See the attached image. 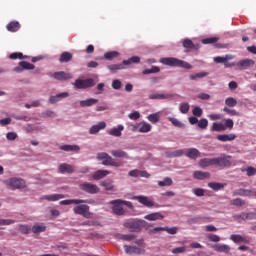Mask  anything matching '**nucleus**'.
<instances>
[{"instance_id":"nucleus-55","label":"nucleus","mask_w":256,"mask_h":256,"mask_svg":"<svg viewBox=\"0 0 256 256\" xmlns=\"http://www.w3.org/2000/svg\"><path fill=\"white\" fill-rule=\"evenodd\" d=\"M17 137H19V135H17L16 132H8V133L6 134V139H7L8 141H15V139H17Z\"/></svg>"},{"instance_id":"nucleus-17","label":"nucleus","mask_w":256,"mask_h":256,"mask_svg":"<svg viewBox=\"0 0 256 256\" xmlns=\"http://www.w3.org/2000/svg\"><path fill=\"white\" fill-rule=\"evenodd\" d=\"M31 231L34 235H39L40 233H45L47 231V226L45 223H36L32 226Z\"/></svg>"},{"instance_id":"nucleus-10","label":"nucleus","mask_w":256,"mask_h":256,"mask_svg":"<svg viewBox=\"0 0 256 256\" xmlns=\"http://www.w3.org/2000/svg\"><path fill=\"white\" fill-rule=\"evenodd\" d=\"M124 251L127 255H145V248L137 246L124 245Z\"/></svg>"},{"instance_id":"nucleus-58","label":"nucleus","mask_w":256,"mask_h":256,"mask_svg":"<svg viewBox=\"0 0 256 256\" xmlns=\"http://www.w3.org/2000/svg\"><path fill=\"white\" fill-rule=\"evenodd\" d=\"M232 205H235L236 207H243L245 205V201L240 198H236L232 201Z\"/></svg>"},{"instance_id":"nucleus-18","label":"nucleus","mask_w":256,"mask_h":256,"mask_svg":"<svg viewBox=\"0 0 256 256\" xmlns=\"http://www.w3.org/2000/svg\"><path fill=\"white\" fill-rule=\"evenodd\" d=\"M6 29L10 33H17V31L21 29V24L19 23V21H11L7 24Z\"/></svg>"},{"instance_id":"nucleus-2","label":"nucleus","mask_w":256,"mask_h":256,"mask_svg":"<svg viewBox=\"0 0 256 256\" xmlns=\"http://www.w3.org/2000/svg\"><path fill=\"white\" fill-rule=\"evenodd\" d=\"M110 203L111 205H114L112 207V211L115 215H125L123 205H126L127 207H133V203L121 199L112 200Z\"/></svg>"},{"instance_id":"nucleus-12","label":"nucleus","mask_w":256,"mask_h":256,"mask_svg":"<svg viewBox=\"0 0 256 256\" xmlns=\"http://www.w3.org/2000/svg\"><path fill=\"white\" fill-rule=\"evenodd\" d=\"M33 69H35V65L26 61H21L19 62L18 67H15L13 71L15 73H21L22 71H33Z\"/></svg>"},{"instance_id":"nucleus-61","label":"nucleus","mask_w":256,"mask_h":256,"mask_svg":"<svg viewBox=\"0 0 256 256\" xmlns=\"http://www.w3.org/2000/svg\"><path fill=\"white\" fill-rule=\"evenodd\" d=\"M225 113H227V115H231L232 117H239V112L233 109L225 108Z\"/></svg>"},{"instance_id":"nucleus-5","label":"nucleus","mask_w":256,"mask_h":256,"mask_svg":"<svg viewBox=\"0 0 256 256\" xmlns=\"http://www.w3.org/2000/svg\"><path fill=\"white\" fill-rule=\"evenodd\" d=\"M75 89H91L95 87V80L93 78L88 79H76L74 82Z\"/></svg>"},{"instance_id":"nucleus-4","label":"nucleus","mask_w":256,"mask_h":256,"mask_svg":"<svg viewBox=\"0 0 256 256\" xmlns=\"http://www.w3.org/2000/svg\"><path fill=\"white\" fill-rule=\"evenodd\" d=\"M90 207L87 204H80L73 208L75 215H82L85 219H93V213L89 211Z\"/></svg>"},{"instance_id":"nucleus-45","label":"nucleus","mask_w":256,"mask_h":256,"mask_svg":"<svg viewBox=\"0 0 256 256\" xmlns=\"http://www.w3.org/2000/svg\"><path fill=\"white\" fill-rule=\"evenodd\" d=\"M161 71V68L157 66H152L150 69H145L143 70L142 74L143 75H151V73H159Z\"/></svg>"},{"instance_id":"nucleus-9","label":"nucleus","mask_w":256,"mask_h":256,"mask_svg":"<svg viewBox=\"0 0 256 256\" xmlns=\"http://www.w3.org/2000/svg\"><path fill=\"white\" fill-rule=\"evenodd\" d=\"M7 187H11L12 189H23L25 188V180L21 178H9L4 181Z\"/></svg>"},{"instance_id":"nucleus-59","label":"nucleus","mask_w":256,"mask_h":256,"mask_svg":"<svg viewBox=\"0 0 256 256\" xmlns=\"http://www.w3.org/2000/svg\"><path fill=\"white\" fill-rule=\"evenodd\" d=\"M207 239H209V241H213L214 243H219V241H221V238L215 234H208Z\"/></svg>"},{"instance_id":"nucleus-24","label":"nucleus","mask_w":256,"mask_h":256,"mask_svg":"<svg viewBox=\"0 0 256 256\" xmlns=\"http://www.w3.org/2000/svg\"><path fill=\"white\" fill-rule=\"evenodd\" d=\"M59 203H60V205H81L82 203H85V200H83V199H69V200H62Z\"/></svg>"},{"instance_id":"nucleus-63","label":"nucleus","mask_w":256,"mask_h":256,"mask_svg":"<svg viewBox=\"0 0 256 256\" xmlns=\"http://www.w3.org/2000/svg\"><path fill=\"white\" fill-rule=\"evenodd\" d=\"M223 129H225V126L219 123H214L212 126L213 131H223Z\"/></svg>"},{"instance_id":"nucleus-6","label":"nucleus","mask_w":256,"mask_h":256,"mask_svg":"<svg viewBox=\"0 0 256 256\" xmlns=\"http://www.w3.org/2000/svg\"><path fill=\"white\" fill-rule=\"evenodd\" d=\"M124 227L130 229L133 233L141 231L145 227V220H134L130 222H125Z\"/></svg>"},{"instance_id":"nucleus-64","label":"nucleus","mask_w":256,"mask_h":256,"mask_svg":"<svg viewBox=\"0 0 256 256\" xmlns=\"http://www.w3.org/2000/svg\"><path fill=\"white\" fill-rule=\"evenodd\" d=\"M112 87L116 90L121 89V80H113Z\"/></svg>"},{"instance_id":"nucleus-20","label":"nucleus","mask_w":256,"mask_h":256,"mask_svg":"<svg viewBox=\"0 0 256 256\" xmlns=\"http://www.w3.org/2000/svg\"><path fill=\"white\" fill-rule=\"evenodd\" d=\"M144 219H147V221H161L165 219V216H163L160 212H154L144 216Z\"/></svg>"},{"instance_id":"nucleus-34","label":"nucleus","mask_w":256,"mask_h":256,"mask_svg":"<svg viewBox=\"0 0 256 256\" xmlns=\"http://www.w3.org/2000/svg\"><path fill=\"white\" fill-rule=\"evenodd\" d=\"M171 97H173V94L154 93L149 95V99H171Z\"/></svg>"},{"instance_id":"nucleus-46","label":"nucleus","mask_w":256,"mask_h":256,"mask_svg":"<svg viewBox=\"0 0 256 256\" xmlns=\"http://www.w3.org/2000/svg\"><path fill=\"white\" fill-rule=\"evenodd\" d=\"M217 41H219V38H217V37H210V38L202 39L203 45H213V43H217Z\"/></svg>"},{"instance_id":"nucleus-25","label":"nucleus","mask_w":256,"mask_h":256,"mask_svg":"<svg viewBox=\"0 0 256 256\" xmlns=\"http://www.w3.org/2000/svg\"><path fill=\"white\" fill-rule=\"evenodd\" d=\"M182 45L184 49H187L188 51H191V49H199V46L195 45L191 39H184Z\"/></svg>"},{"instance_id":"nucleus-57","label":"nucleus","mask_w":256,"mask_h":256,"mask_svg":"<svg viewBox=\"0 0 256 256\" xmlns=\"http://www.w3.org/2000/svg\"><path fill=\"white\" fill-rule=\"evenodd\" d=\"M189 109H190L189 103L180 104V112H182L183 114L189 113Z\"/></svg>"},{"instance_id":"nucleus-37","label":"nucleus","mask_w":256,"mask_h":256,"mask_svg":"<svg viewBox=\"0 0 256 256\" xmlns=\"http://www.w3.org/2000/svg\"><path fill=\"white\" fill-rule=\"evenodd\" d=\"M233 195H234V197H235V196H239V197H249V190L240 188V189H238V190H235V191L233 192Z\"/></svg>"},{"instance_id":"nucleus-36","label":"nucleus","mask_w":256,"mask_h":256,"mask_svg":"<svg viewBox=\"0 0 256 256\" xmlns=\"http://www.w3.org/2000/svg\"><path fill=\"white\" fill-rule=\"evenodd\" d=\"M60 149L62 151H75L76 153H79L80 148L77 145H62L60 146Z\"/></svg>"},{"instance_id":"nucleus-44","label":"nucleus","mask_w":256,"mask_h":256,"mask_svg":"<svg viewBox=\"0 0 256 256\" xmlns=\"http://www.w3.org/2000/svg\"><path fill=\"white\" fill-rule=\"evenodd\" d=\"M168 120L172 123V125H174V127H178L179 129H183V127H185V124H183L177 118L169 117Z\"/></svg>"},{"instance_id":"nucleus-33","label":"nucleus","mask_w":256,"mask_h":256,"mask_svg":"<svg viewBox=\"0 0 256 256\" xmlns=\"http://www.w3.org/2000/svg\"><path fill=\"white\" fill-rule=\"evenodd\" d=\"M152 126L147 122L139 123V133H149L151 131Z\"/></svg>"},{"instance_id":"nucleus-27","label":"nucleus","mask_w":256,"mask_h":256,"mask_svg":"<svg viewBox=\"0 0 256 256\" xmlns=\"http://www.w3.org/2000/svg\"><path fill=\"white\" fill-rule=\"evenodd\" d=\"M110 173L111 172H109L108 170H98L94 172L93 179H95V181H99L100 179L107 177V175H109Z\"/></svg>"},{"instance_id":"nucleus-30","label":"nucleus","mask_w":256,"mask_h":256,"mask_svg":"<svg viewBox=\"0 0 256 256\" xmlns=\"http://www.w3.org/2000/svg\"><path fill=\"white\" fill-rule=\"evenodd\" d=\"M193 177L194 179H199L200 181H203V179L211 177V174H209V172L195 171L193 173Z\"/></svg>"},{"instance_id":"nucleus-43","label":"nucleus","mask_w":256,"mask_h":256,"mask_svg":"<svg viewBox=\"0 0 256 256\" xmlns=\"http://www.w3.org/2000/svg\"><path fill=\"white\" fill-rule=\"evenodd\" d=\"M148 121L150 123H159V119H161V116L159 115V112L153 113L147 116Z\"/></svg>"},{"instance_id":"nucleus-42","label":"nucleus","mask_w":256,"mask_h":256,"mask_svg":"<svg viewBox=\"0 0 256 256\" xmlns=\"http://www.w3.org/2000/svg\"><path fill=\"white\" fill-rule=\"evenodd\" d=\"M131 63H141V58L139 56H132L128 60H123V65H131Z\"/></svg>"},{"instance_id":"nucleus-11","label":"nucleus","mask_w":256,"mask_h":256,"mask_svg":"<svg viewBox=\"0 0 256 256\" xmlns=\"http://www.w3.org/2000/svg\"><path fill=\"white\" fill-rule=\"evenodd\" d=\"M49 76L56 79V81H69V79H73V74L64 71L55 72L53 74H49Z\"/></svg>"},{"instance_id":"nucleus-51","label":"nucleus","mask_w":256,"mask_h":256,"mask_svg":"<svg viewBox=\"0 0 256 256\" xmlns=\"http://www.w3.org/2000/svg\"><path fill=\"white\" fill-rule=\"evenodd\" d=\"M10 59H27V56H23V53L21 52H14L12 54H10L9 56Z\"/></svg>"},{"instance_id":"nucleus-15","label":"nucleus","mask_w":256,"mask_h":256,"mask_svg":"<svg viewBox=\"0 0 256 256\" xmlns=\"http://www.w3.org/2000/svg\"><path fill=\"white\" fill-rule=\"evenodd\" d=\"M236 65L238 69L243 71L245 69H249V67H253V65H255V61L251 59H244V60H240Z\"/></svg>"},{"instance_id":"nucleus-3","label":"nucleus","mask_w":256,"mask_h":256,"mask_svg":"<svg viewBox=\"0 0 256 256\" xmlns=\"http://www.w3.org/2000/svg\"><path fill=\"white\" fill-rule=\"evenodd\" d=\"M98 161H102V165L111 167H121V164L113 159L109 154L101 152L97 154Z\"/></svg>"},{"instance_id":"nucleus-41","label":"nucleus","mask_w":256,"mask_h":256,"mask_svg":"<svg viewBox=\"0 0 256 256\" xmlns=\"http://www.w3.org/2000/svg\"><path fill=\"white\" fill-rule=\"evenodd\" d=\"M117 57H119V52L117 51L106 52L104 54V58L107 59V61H113V59Z\"/></svg>"},{"instance_id":"nucleus-16","label":"nucleus","mask_w":256,"mask_h":256,"mask_svg":"<svg viewBox=\"0 0 256 256\" xmlns=\"http://www.w3.org/2000/svg\"><path fill=\"white\" fill-rule=\"evenodd\" d=\"M105 127H107V123H105V121L99 122L98 124L93 125L89 129V134L96 135V133H99V131H103V129H105Z\"/></svg>"},{"instance_id":"nucleus-1","label":"nucleus","mask_w":256,"mask_h":256,"mask_svg":"<svg viewBox=\"0 0 256 256\" xmlns=\"http://www.w3.org/2000/svg\"><path fill=\"white\" fill-rule=\"evenodd\" d=\"M160 63H162V65H167L168 67H181L182 69H193V66L188 62L173 57L162 58L160 60Z\"/></svg>"},{"instance_id":"nucleus-49","label":"nucleus","mask_w":256,"mask_h":256,"mask_svg":"<svg viewBox=\"0 0 256 256\" xmlns=\"http://www.w3.org/2000/svg\"><path fill=\"white\" fill-rule=\"evenodd\" d=\"M18 230L20 231V233H22L23 235H29L31 233V228L28 227L27 225H19Z\"/></svg>"},{"instance_id":"nucleus-29","label":"nucleus","mask_w":256,"mask_h":256,"mask_svg":"<svg viewBox=\"0 0 256 256\" xmlns=\"http://www.w3.org/2000/svg\"><path fill=\"white\" fill-rule=\"evenodd\" d=\"M60 173H74L75 169L71 166V164L63 163L59 166Z\"/></svg>"},{"instance_id":"nucleus-8","label":"nucleus","mask_w":256,"mask_h":256,"mask_svg":"<svg viewBox=\"0 0 256 256\" xmlns=\"http://www.w3.org/2000/svg\"><path fill=\"white\" fill-rule=\"evenodd\" d=\"M80 191H84V193H88L89 195H97L100 189L97 184H91L89 182H84L79 185Z\"/></svg>"},{"instance_id":"nucleus-48","label":"nucleus","mask_w":256,"mask_h":256,"mask_svg":"<svg viewBox=\"0 0 256 256\" xmlns=\"http://www.w3.org/2000/svg\"><path fill=\"white\" fill-rule=\"evenodd\" d=\"M225 105H227V107H236L237 106V99H235L233 97H228L225 100Z\"/></svg>"},{"instance_id":"nucleus-19","label":"nucleus","mask_w":256,"mask_h":256,"mask_svg":"<svg viewBox=\"0 0 256 256\" xmlns=\"http://www.w3.org/2000/svg\"><path fill=\"white\" fill-rule=\"evenodd\" d=\"M110 153L113 157H116V159H131L129 157V154H127V152H125L121 149L112 150Z\"/></svg>"},{"instance_id":"nucleus-31","label":"nucleus","mask_w":256,"mask_h":256,"mask_svg":"<svg viewBox=\"0 0 256 256\" xmlns=\"http://www.w3.org/2000/svg\"><path fill=\"white\" fill-rule=\"evenodd\" d=\"M231 241H233L234 243H249V240H247V238L239 235V234H233L230 237Z\"/></svg>"},{"instance_id":"nucleus-26","label":"nucleus","mask_w":256,"mask_h":256,"mask_svg":"<svg viewBox=\"0 0 256 256\" xmlns=\"http://www.w3.org/2000/svg\"><path fill=\"white\" fill-rule=\"evenodd\" d=\"M66 97H69V93L62 92L60 94H57L56 96H51L49 98L50 103H58V101H61V99H65Z\"/></svg>"},{"instance_id":"nucleus-22","label":"nucleus","mask_w":256,"mask_h":256,"mask_svg":"<svg viewBox=\"0 0 256 256\" xmlns=\"http://www.w3.org/2000/svg\"><path fill=\"white\" fill-rule=\"evenodd\" d=\"M125 129L123 125H118L117 128H112L108 131V135H112V137H121L122 131Z\"/></svg>"},{"instance_id":"nucleus-60","label":"nucleus","mask_w":256,"mask_h":256,"mask_svg":"<svg viewBox=\"0 0 256 256\" xmlns=\"http://www.w3.org/2000/svg\"><path fill=\"white\" fill-rule=\"evenodd\" d=\"M246 173H247L248 177H253V175H256V168L253 166H249L246 169Z\"/></svg>"},{"instance_id":"nucleus-39","label":"nucleus","mask_w":256,"mask_h":256,"mask_svg":"<svg viewBox=\"0 0 256 256\" xmlns=\"http://www.w3.org/2000/svg\"><path fill=\"white\" fill-rule=\"evenodd\" d=\"M107 68L109 69V71H122L123 69H125V64H112V65H108Z\"/></svg>"},{"instance_id":"nucleus-52","label":"nucleus","mask_w":256,"mask_h":256,"mask_svg":"<svg viewBox=\"0 0 256 256\" xmlns=\"http://www.w3.org/2000/svg\"><path fill=\"white\" fill-rule=\"evenodd\" d=\"M208 125H209V121H207V119L205 118H202L198 121L199 129H207Z\"/></svg>"},{"instance_id":"nucleus-32","label":"nucleus","mask_w":256,"mask_h":256,"mask_svg":"<svg viewBox=\"0 0 256 256\" xmlns=\"http://www.w3.org/2000/svg\"><path fill=\"white\" fill-rule=\"evenodd\" d=\"M71 59H73V54H71V52H63L60 55L59 61L61 63H69V61H71Z\"/></svg>"},{"instance_id":"nucleus-35","label":"nucleus","mask_w":256,"mask_h":256,"mask_svg":"<svg viewBox=\"0 0 256 256\" xmlns=\"http://www.w3.org/2000/svg\"><path fill=\"white\" fill-rule=\"evenodd\" d=\"M208 187H210V189H213V191H221V189H224L225 184L218 182H209Z\"/></svg>"},{"instance_id":"nucleus-7","label":"nucleus","mask_w":256,"mask_h":256,"mask_svg":"<svg viewBox=\"0 0 256 256\" xmlns=\"http://www.w3.org/2000/svg\"><path fill=\"white\" fill-rule=\"evenodd\" d=\"M225 163V157L220 158H203L199 161V165L202 168L210 167V165H223Z\"/></svg>"},{"instance_id":"nucleus-38","label":"nucleus","mask_w":256,"mask_h":256,"mask_svg":"<svg viewBox=\"0 0 256 256\" xmlns=\"http://www.w3.org/2000/svg\"><path fill=\"white\" fill-rule=\"evenodd\" d=\"M100 185H101L102 187H104L106 191H113V189H114V187H115V186L113 185V181H111V180L102 181V182L100 183Z\"/></svg>"},{"instance_id":"nucleus-53","label":"nucleus","mask_w":256,"mask_h":256,"mask_svg":"<svg viewBox=\"0 0 256 256\" xmlns=\"http://www.w3.org/2000/svg\"><path fill=\"white\" fill-rule=\"evenodd\" d=\"M192 193H194L196 197H203L205 195V190L202 188H194Z\"/></svg>"},{"instance_id":"nucleus-28","label":"nucleus","mask_w":256,"mask_h":256,"mask_svg":"<svg viewBox=\"0 0 256 256\" xmlns=\"http://www.w3.org/2000/svg\"><path fill=\"white\" fill-rule=\"evenodd\" d=\"M96 103H99L98 99L90 98V99H86V100H81L80 106L81 107H93V105H96Z\"/></svg>"},{"instance_id":"nucleus-21","label":"nucleus","mask_w":256,"mask_h":256,"mask_svg":"<svg viewBox=\"0 0 256 256\" xmlns=\"http://www.w3.org/2000/svg\"><path fill=\"white\" fill-rule=\"evenodd\" d=\"M41 199L45 200V201L55 202V201H59L61 199H65V195H63V194H51V195L42 196Z\"/></svg>"},{"instance_id":"nucleus-62","label":"nucleus","mask_w":256,"mask_h":256,"mask_svg":"<svg viewBox=\"0 0 256 256\" xmlns=\"http://www.w3.org/2000/svg\"><path fill=\"white\" fill-rule=\"evenodd\" d=\"M15 220L13 219H0V225H13Z\"/></svg>"},{"instance_id":"nucleus-54","label":"nucleus","mask_w":256,"mask_h":256,"mask_svg":"<svg viewBox=\"0 0 256 256\" xmlns=\"http://www.w3.org/2000/svg\"><path fill=\"white\" fill-rule=\"evenodd\" d=\"M129 119H131L132 121H137V119H139L141 117V113H139V111H134L132 113H130L128 115Z\"/></svg>"},{"instance_id":"nucleus-50","label":"nucleus","mask_w":256,"mask_h":256,"mask_svg":"<svg viewBox=\"0 0 256 256\" xmlns=\"http://www.w3.org/2000/svg\"><path fill=\"white\" fill-rule=\"evenodd\" d=\"M203 77H207V73L206 72H201V73H197V74H191L189 76V78L192 81H195L196 79H203Z\"/></svg>"},{"instance_id":"nucleus-13","label":"nucleus","mask_w":256,"mask_h":256,"mask_svg":"<svg viewBox=\"0 0 256 256\" xmlns=\"http://www.w3.org/2000/svg\"><path fill=\"white\" fill-rule=\"evenodd\" d=\"M134 199L138 202L141 203L142 205H144V207H154L155 206V202H153V200H151L149 197L147 196H135Z\"/></svg>"},{"instance_id":"nucleus-47","label":"nucleus","mask_w":256,"mask_h":256,"mask_svg":"<svg viewBox=\"0 0 256 256\" xmlns=\"http://www.w3.org/2000/svg\"><path fill=\"white\" fill-rule=\"evenodd\" d=\"M119 237L122 241H133V239L137 238L135 234H120Z\"/></svg>"},{"instance_id":"nucleus-40","label":"nucleus","mask_w":256,"mask_h":256,"mask_svg":"<svg viewBox=\"0 0 256 256\" xmlns=\"http://www.w3.org/2000/svg\"><path fill=\"white\" fill-rule=\"evenodd\" d=\"M158 185L159 187H171L173 185V179L166 177L163 181H158Z\"/></svg>"},{"instance_id":"nucleus-14","label":"nucleus","mask_w":256,"mask_h":256,"mask_svg":"<svg viewBox=\"0 0 256 256\" xmlns=\"http://www.w3.org/2000/svg\"><path fill=\"white\" fill-rule=\"evenodd\" d=\"M184 155L188 157V159H193L195 161L197 158L201 157V152H199L197 148H188L184 151Z\"/></svg>"},{"instance_id":"nucleus-23","label":"nucleus","mask_w":256,"mask_h":256,"mask_svg":"<svg viewBox=\"0 0 256 256\" xmlns=\"http://www.w3.org/2000/svg\"><path fill=\"white\" fill-rule=\"evenodd\" d=\"M165 155L168 157V159H174L175 157H181L185 155V150L167 151Z\"/></svg>"},{"instance_id":"nucleus-56","label":"nucleus","mask_w":256,"mask_h":256,"mask_svg":"<svg viewBox=\"0 0 256 256\" xmlns=\"http://www.w3.org/2000/svg\"><path fill=\"white\" fill-rule=\"evenodd\" d=\"M192 113L195 117H201V115H203V109H201L199 106H196L194 107Z\"/></svg>"}]
</instances>
